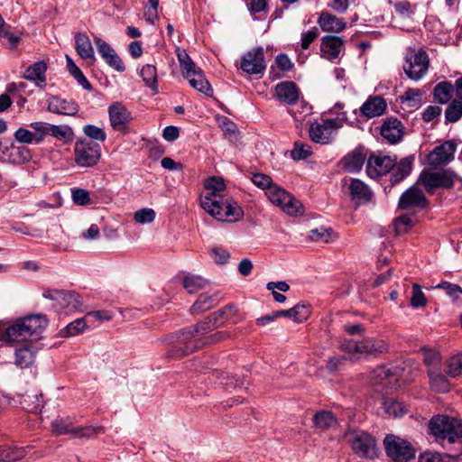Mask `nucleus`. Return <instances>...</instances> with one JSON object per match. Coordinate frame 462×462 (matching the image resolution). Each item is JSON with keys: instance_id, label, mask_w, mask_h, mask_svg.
Here are the masks:
<instances>
[{"instance_id": "obj_50", "label": "nucleus", "mask_w": 462, "mask_h": 462, "mask_svg": "<svg viewBox=\"0 0 462 462\" xmlns=\"http://www.w3.org/2000/svg\"><path fill=\"white\" fill-rule=\"evenodd\" d=\"M42 395L25 394L21 401V404L28 412H38L42 407Z\"/></svg>"}, {"instance_id": "obj_27", "label": "nucleus", "mask_w": 462, "mask_h": 462, "mask_svg": "<svg viewBox=\"0 0 462 462\" xmlns=\"http://www.w3.org/2000/svg\"><path fill=\"white\" fill-rule=\"evenodd\" d=\"M183 76L189 80V85L196 90L208 97H211L213 95V88L199 68H197Z\"/></svg>"}, {"instance_id": "obj_24", "label": "nucleus", "mask_w": 462, "mask_h": 462, "mask_svg": "<svg viewBox=\"0 0 462 462\" xmlns=\"http://www.w3.org/2000/svg\"><path fill=\"white\" fill-rule=\"evenodd\" d=\"M275 97L282 103L293 105L299 100V88L292 81H282L275 87Z\"/></svg>"}, {"instance_id": "obj_57", "label": "nucleus", "mask_w": 462, "mask_h": 462, "mask_svg": "<svg viewBox=\"0 0 462 462\" xmlns=\"http://www.w3.org/2000/svg\"><path fill=\"white\" fill-rule=\"evenodd\" d=\"M426 303L427 299L424 293L422 292L420 286L417 283H413L412 295L411 297V305L413 308H420L425 306Z\"/></svg>"}, {"instance_id": "obj_25", "label": "nucleus", "mask_w": 462, "mask_h": 462, "mask_svg": "<svg viewBox=\"0 0 462 462\" xmlns=\"http://www.w3.org/2000/svg\"><path fill=\"white\" fill-rule=\"evenodd\" d=\"M344 46V40L338 36L326 35L321 39L320 50L329 60L337 59Z\"/></svg>"}, {"instance_id": "obj_41", "label": "nucleus", "mask_w": 462, "mask_h": 462, "mask_svg": "<svg viewBox=\"0 0 462 462\" xmlns=\"http://www.w3.org/2000/svg\"><path fill=\"white\" fill-rule=\"evenodd\" d=\"M27 454L25 448L0 447V462H16Z\"/></svg>"}, {"instance_id": "obj_17", "label": "nucleus", "mask_w": 462, "mask_h": 462, "mask_svg": "<svg viewBox=\"0 0 462 462\" xmlns=\"http://www.w3.org/2000/svg\"><path fill=\"white\" fill-rule=\"evenodd\" d=\"M427 205V199L424 193L416 187H411L403 192L399 199V208L401 209H411L415 208H424Z\"/></svg>"}, {"instance_id": "obj_33", "label": "nucleus", "mask_w": 462, "mask_h": 462, "mask_svg": "<svg viewBox=\"0 0 462 462\" xmlns=\"http://www.w3.org/2000/svg\"><path fill=\"white\" fill-rule=\"evenodd\" d=\"M82 305V299L79 293L64 291L57 307L68 313L79 310Z\"/></svg>"}, {"instance_id": "obj_59", "label": "nucleus", "mask_w": 462, "mask_h": 462, "mask_svg": "<svg viewBox=\"0 0 462 462\" xmlns=\"http://www.w3.org/2000/svg\"><path fill=\"white\" fill-rule=\"evenodd\" d=\"M332 230L324 227L312 229L310 232V239L314 242L328 243L331 237Z\"/></svg>"}, {"instance_id": "obj_42", "label": "nucleus", "mask_w": 462, "mask_h": 462, "mask_svg": "<svg viewBox=\"0 0 462 462\" xmlns=\"http://www.w3.org/2000/svg\"><path fill=\"white\" fill-rule=\"evenodd\" d=\"M453 89L454 87L450 82H439L434 88V98L440 104H447L452 97Z\"/></svg>"}, {"instance_id": "obj_28", "label": "nucleus", "mask_w": 462, "mask_h": 462, "mask_svg": "<svg viewBox=\"0 0 462 462\" xmlns=\"http://www.w3.org/2000/svg\"><path fill=\"white\" fill-rule=\"evenodd\" d=\"M321 30L328 32L338 33L345 30L346 23L344 19L328 12H322L318 19Z\"/></svg>"}, {"instance_id": "obj_9", "label": "nucleus", "mask_w": 462, "mask_h": 462, "mask_svg": "<svg viewBox=\"0 0 462 462\" xmlns=\"http://www.w3.org/2000/svg\"><path fill=\"white\" fill-rule=\"evenodd\" d=\"M346 121L345 113L338 115L336 118H328L322 120L321 123L312 124L310 127V136L315 143L326 144L330 143L334 134Z\"/></svg>"}, {"instance_id": "obj_29", "label": "nucleus", "mask_w": 462, "mask_h": 462, "mask_svg": "<svg viewBox=\"0 0 462 462\" xmlns=\"http://www.w3.org/2000/svg\"><path fill=\"white\" fill-rule=\"evenodd\" d=\"M349 194L356 203H365L371 200L373 193L369 187L358 179H349Z\"/></svg>"}, {"instance_id": "obj_3", "label": "nucleus", "mask_w": 462, "mask_h": 462, "mask_svg": "<svg viewBox=\"0 0 462 462\" xmlns=\"http://www.w3.org/2000/svg\"><path fill=\"white\" fill-rule=\"evenodd\" d=\"M429 429L436 441L444 447L462 439V422L454 417L434 416L429 422Z\"/></svg>"}, {"instance_id": "obj_36", "label": "nucleus", "mask_w": 462, "mask_h": 462, "mask_svg": "<svg viewBox=\"0 0 462 462\" xmlns=\"http://www.w3.org/2000/svg\"><path fill=\"white\" fill-rule=\"evenodd\" d=\"M430 388L437 393H448L450 389V383L447 377L439 371L433 368L428 369Z\"/></svg>"}, {"instance_id": "obj_34", "label": "nucleus", "mask_w": 462, "mask_h": 462, "mask_svg": "<svg viewBox=\"0 0 462 462\" xmlns=\"http://www.w3.org/2000/svg\"><path fill=\"white\" fill-rule=\"evenodd\" d=\"M219 301L217 293H202L190 308L192 314H199L216 306Z\"/></svg>"}, {"instance_id": "obj_54", "label": "nucleus", "mask_w": 462, "mask_h": 462, "mask_svg": "<svg viewBox=\"0 0 462 462\" xmlns=\"http://www.w3.org/2000/svg\"><path fill=\"white\" fill-rule=\"evenodd\" d=\"M232 337V332L229 330H221L209 334L202 337L203 346L214 345Z\"/></svg>"}, {"instance_id": "obj_15", "label": "nucleus", "mask_w": 462, "mask_h": 462, "mask_svg": "<svg viewBox=\"0 0 462 462\" xmlns=\"http://www.w3.org/2000/svg\"><path fill=\"white\" fill-rule=\"evenodd\" d=\"M240 68L247 74H262L266 69L264 53L262 47L247 51L242 58Z\"/></svg>"}, {"instance_id": "obj_2", "label": "nucleus", "mask_w": 462, "mask_h": 462, "mask_svg": "<svg viewBox=\"0 0 462 462\" xmlns=\"http://www.w3.org/2000/svg\"><path fill=\"white\" fill-rule=\"evenodd\" d=\"M201 208L212 217L222 222H236L243 218L242 208L230 197L200 198Z\"/></svg>"}, {"instance_id": "obj_44", "label": "nucleus", "mask_w": 462, "mask_h": 462, "mask_svg": "<svg viewBox=\"0 0 462 462\" xmlns=\"http://www.w3.org/2000/svg\"><path fill=\"white\" fill-rule=\"evenodd\" d=\"M49 135H51L59 141L68 143L73 140L74 133L69 125H54L51 124Z\"/></svg>"}, {"instance_id": "obj_20", "label": "nucleus", "mask_w": 462, "mask_h": 462, "mask_svg": "<svg viewBox=\"0 0 462 462\" xmlns=\"http://www.w3.org/2000/svg\"><path fill=\"white\" fill-rule=\"evenodd\" d=\"M404 127L400 120L388 117L381 126V135L390 143H396L402 140Z\"/></svg>"}, {"instance_id": "obj_61", "label": "nucleus", "mask_w": 462, "mask_h": 462, "mask_svg": "<svg viewBox=\"0 0 462 462\" xmlns=\"http://www.w3.org/2000/svg\"><path fill=\"white\" fill-rule=\"evenodd\" d=\"M155 218V212L152 208H143L134 213V220L140 224L152 223Z\"/></svg>"}, {"instance_id": "obj_23", "label": "nucleus", "mask_w": 462, "mask_h": 462, "mask_svg": "<svg viewBox=\"0 0 462 462\" xmlns=\"http://www.w3.org/2000/svg\"><path fill=\"white\" fill-rule=\"evenodd\" d=\"M48 111L57 115L72 116L79 111V105L74 101L62 99L59 97L48 98Z\"/></svg>"}, {"instance_id": "obj_6", "label": "nucleus", "mask_w": 462, "mask_h": 462, "mask_svg": "<svg viewBox=\"0 0 462 462\" xmlns=\"http://www.w3.org/2000/svg\"><path fill=\"white\" fill-rule=\"evenodd\" d=\"M202 347V338L197 336L193 327H189L179 332L175 345L168 352V356L179 358Z\"/></svg>"}, {"instance_id": "obj_5", "label": "nucleus", "mask_w": 462, "mask_h": 462, "mask_svg": "<svg viewBox=\"0 0 462 462\" xmlns=\"http://www.w3.org/2000/svg\"><path fill=\"white\" fill-rule=\"evenodd\" d=\"M340 348L351 355L361 354L376 356L388 352L389 345L382 338L364 337L359 341L346 340L341 343Z\"/></svg>"}, {"instance_id": "obj_12", "label": "nucleus", "mask_w": 462, "mask_h": 462, "mask_svg": "<svg viewBox=\"0 0 462 462\" xmlns=\"http://www.w3.org/2000/svg\"><path fill=\"white\" fill-rule=\"evenodd\" d=\"M75 162L80 167H92L101 156L100 145L91 141H78L74 147Z\"/></svg>"}, {"instance_id": "obj_62", "label": "nucleus", "mask_w": 462, "mask_h": 462, "mask_svg": "<svg viewBox=\"0 0 462 462\" xmlns=\"http://www.w3.org/2000/svg\"><path fill=\"white\" fill-rule=\"evenodd\" d=\"M83 132L87 136L97 141H105L106 138L103 129L93 125H85Z\"/></svg>"}, {"instance_id": "obj_22", "label": "nucleus", "mask_w": 462, "mask_h": 462, "mask_svg": "<svg viewBox=\"0 0 462 462\" xmlns=\"http://www.w3.org/2000/svg\"><path fill=\"white\" fill-rule=\"evenodd\" d=\"M36 353L32 343H24L14 350V365L21 369L31 367L35 363Z\"/></svg>"}, {"instance_id": "obj_48", "label": "nucleus", "mask_w": 462, "mask_h": 462, "mask_svg": "<svg viewBox=\"0 0 462 462\" xmlns=\"http://www.w3.org/2000/svg\"><path fill=\"white\" fill-rule=\"evenodd\" d=\"M462 117V99L451 101L445 111V118L449 123H456Z\"/></svg>"}, {"instance_id": "obj_52", "label": "nucleus", "mask_w": 462, "mask_h": 462, "mask_svg": "<svg viewBox=\"0 0 462 462\" xmlns=\"http://www.w3.org/2000/svg\"><path fill=\"white\" fill-rule=\"evenodd\" d=\"M176 53L183 75L198 68L184 49L177 48Z\"/></svg>"}, {"instance_id": "obj_19", "label": "nucleus", "mask_w": 462, "mask_h": 462, "mask_svg": "<svg viewBox=\"0 0 462 462\" xmlns=\"http://www.w3.org/2000/svg\"><path fill=\"white\" fill-rule=\"evenodd\" d=\"M387 108L385 99L380 96L369 97L360 106V114L367 118H374L382 116Z\"/></svg>"}, {"instance_id": "obj_32", "label": "nucleus", "mask_w": 462, "mask_h": 462, "mask_svg": "<svg viewBox=\"0 0 462 462\" xmlns=\"http://www.w3.org/2000/svg\"><path fill=\"white\" fill-rule=\"evenodd\" d=\"M312 422L318 430L325 431L336 428L338 424V420L329 411H319L314 414Z\"/></svg>"}, {"instance_id": "obj_46", "label": "nucleus", "mask_w": 462, "mask_h": 462, "mask_svg": "<svg viewBox=\"0 0 462 462\" xmlns=\"http://www.w3.org/2000/svg\"><path fill=\"white\" fill-rule=\"evenodd\" d=\"M9 159L13 163L22 164L32 159L31 151L25 146H14L11 148Z\"/></svg>"}, {"instance_id": "obj_10", "label": "nucleus", "mask_w": 462, "mask_h": 462, "mask_svg": "<svg viewBox=\"0 0 462 462\" xmlns=\"http://www.w3.org/2000/svg\"><path fill=\"white\" fill-rule=\"evenodd\" d=\"M383 445L386 455L395 462H409L415 457L413 446L396 435H386Z\"/></svg>"}, {"instance_id": "obj_26", "label": "nucleus", "mask_w": 462, "mask_h": 462, "mask_svg": "<svg viewBox=\"0 0 462 462\" xmlns=\"http://www.w3.org/2000/svg\"><path fill=\"white\" fill-rule=\"evenodd\" d=\"M75 48L79 57L88 65H92L95 62L94 49L87 34L79 32L75 35Z\"/></svg>"}, {"instance_id": "obj_60", "label": "nucleus", "mask_w": 462, "mask_h": 462, "mask_svg": "<svg viewBox=\"0 0 462 462\" xmlns=\"http://www.w3.org/2000/svg\"><path fill=\"white\" fill-rule=\"evenodd\" d=\"M87 327V321L85 318L77 319L70 322L66 327V333L68 336H76L83 332Z\"/></svg>"}, {"instance_id": "obj_56", "label": "nucleus", "mask_w": 462, "mask_h": 462, "mask_svg": "<svg viewBox=\"0 0 462 462\" xmlns=\"http://www.w3.org/2000/svg\"><path fill=\"white\" fill-rule=\"evenodd\" d=\"M291 154L294 160L307 159L311 154V147L307 143L296 142Z\"/></svg>"}, {"instance_id": "obj_43", "label": "nucleus", "mask_w": 462, "mask_h": 462, "mask_svg": "<svg viewBox=\"0 0 462 462\" xmlns=\"http://www.w3.org/2000/svg\"><path fill=\"white\" fill-rule=\"evenodd\" d=\"M220 326H222V322H217V320L211 314L202 321L199 322L197 325L193 326V328L196 330L197 336L202 338L209 335L208 333L210 331L217 328Z\"/></svg>"}, {"instance_id": "obj_21", "label": "nucleus", "mask_w": 462, "mask_h": 462, "mask_svg": "<svg viewBox=\"0 0 462 462\" xmlns=\"http://www.w3.org/2000/svg\"><path fill=\"white\" fill-rule=\"evenodd\" d=\"M456 151V145L448 141L435 147L429 155L430 164L439 166L447 164L453 157Z\"/></svg>"}, {"instance_id": "obj_37", "label": "nucleus", "mask_w": 462, "mask_h": 462, "mask_svg": "<svg viewBox=\"0 0 462 462\" xmlns=\"http://www.w3.org/2000/svg\"><path fill=\"white\" fill-rule=\"evenodd\" d=\"M365 160V155L360 151L355 150L341 160V165L346 171L354 173L362 169Z\"/></svg>"}, {"instance_id": "obj_11", "label": "nucleus", "mask_w": 462, "mask_h": 462, "mask_svg": "<svg viewBox=\"0 0 462 462\" xmlns=\"http://www.w3.org/2000/svg\"><path fill=\"white\" fill-rule=\"evenodd\" d=\"M268 199L273 205L280 207L290 216H298L303 213L301 203L285 189L274 184L265 191Z\"/></svg>"}, {"instance_id": "obj_8", "label": "nucleus", "mask_w": 462, "mask_h": 462, "mask_svg": "<svg viewBox=\"0 0 462 462\" xmlns=\"http://www.w3.org/2000/svg\"><path fill=\"white\" fill-rule=\"evenodd\" d=\"M457 178L456 173L448 169L436 171H423L419 178V182L425 189L433 193L437 189H451Z\"/></svg>"}, {"instance_id": "obj_18", "label": "nucleus", "mask_w": 462, "mask_h": 462, "mask_svg": "<svg viewBox=\"0 0 462 462\" xmlns=\"http://www.w3.org/2000/svg\"><path fill=\"white\" fill-rule=\"evenodd\" d=\"M94 42L97 45L98 52L107 65L114 68L116 71L122 72L125 69L122 60L107 42L98 37H95Z\"/></svg>"}, {"instance_id": "obj_16", "label": "nucleus", "mask_w": 462, "mask_h": 462, "mask_svg": "<svg viewBox=\"0 0 462 462\" xmlns=\"http://www.w3.org/2000/svg\"><path fill=\"white\" fill-rule=\"evenodd\" d=\"M108 115L110 125L116 131H125L126 125L132 120L131 113L119 102L109 106Z\"/></svg>"}, {"instance_id": "obj_58", "label": "nucleus", "mask_w": 462, "mask_h": 462, "mask_svg": "<svg viewBox=\"0 0 462 462\" xmlns=\"http://www.w3.org/2000/svg\"><path fill=\"white\" fill-rule=\"evenodd\" d=\"M435 288L445 290L447 294L449 295L453 300H462V289L457 284H453L448 282H443L438 284Z\"/></svg>"}, {"instance_id": "obj_30", "label": "nucleus", "mask_w": 462, "mask_h": 462, "mask_svg": "<svg viewBox=\"0 0 462 462\" xmlns=\"http://www.w3.org/2000/svg\"><path fill=\"white\" fill-rule=\"evenodd\" d=\"M46 70L47 64L44 61H37L26 69L23 78L37 87L43 88L46 85Z\"/></svg>"}, {"instance_id": "obj_38", "label": "nucleus", "mask_w": 462, "mask_h": 462, "mask_svg": "<svg viewBox=\"0 0 462 462\" xmlns=\"http://www.w3.org/2000/svg\"><path fill=\"white\" fill-rule=\"evenodd\" d=\"M413 161L414 158L409 156L402 159L399 163L395 164L396 168L391 177L393 185L399 183L411 173Z\"/></svg>"}, {"instance_id": "obj_39", "label": "nucleus", "mask_w": 462, "mask_h": 462, "mask_svg": "<svg viewBox=\"0 0 462 462\" xmlns=\"http://www.w3.org/2000/svg\"><path fill=\"white\" fill-rule=\"evenodd\" d=\"M382 405L384 413L389 418L402 417L405 413H407V408L405 404L394 399H384Z\"/></svg>"}, {"instance_id": "obj_55", "label": "nucleus", "mask_w": 462, "mask_h": 462, "mask_svg": "<svg viewBox=\"0 0 462 462\" xmlns=\"http://www.w3.org/2000/svg\"><path fill=\"white\" fill-rule=\"evenodd\" d=\"M236 307L233 304H230L212 313V315L217 320V322H222L223 325L225 321L231 319L236 314Z\"/></svg>"}, {"instance_id": "obj_4", "label": "nucleus", "mask_w": 462, "mask_h": 462, "mask_svg": "<svg viewBox=\"0 0 462 462\" xmlns=\"http://www.w3.org/2000/svg\"><path fill=\"white\" fill-rule=\"evenodd\" d=\"M347 443L353 452L359 457L374 459L378 457L380 450L375 438L370 433L358 430H350L346 434Z\"/></svg>"}, {"instance_id": "obj_14", "label": "nucleus", "mask_w": 462, "mask_h": 462, "mask_svg": "<svg viewBox=\"0 0 462 462\" xmlns=\"http://www.w3.org/2000/svg\"><path fill=\"white\" fill-rule=\"evenodd\" d=\"M398 376L390 368L380 366L371 374V382L377 392L390 393L399 387Z\"/></svg>"}, {"instance_id": "obj_35", "label": "nucleus", "mask_w": 462, "mask_h": 462, "mask_svg": "<svg viewBox=\"0 0 462 462\" xmlns=\"http://www.w3.org/2000/svg\"><path fill=\"white\" fill-rule=\"evenodd\" d=\"M204 187L207 190V193L201 196V198L219 199L222 197H226L224 195L226 191V185L222 178L210 177L208 180H206Z\"/></svg>"}, {"instance_id": "obj_13", "label": "nucleus", "mask_w": 462, "mask_h": 462, "mask_svg": "<svg viewBox=\"0 0 462 462\" xmlns=\"http://www.w3.org/2000/svg\"><path fill=\"white\" fill-rule=\"evenodd\" d=\"M395 164V157H391L382 152H373L367 160L366 172L370 178L375 179L390 172Z\"/></svg>"}, {"instance_id": "obj_53", "label": "nucleus", "mask_w": 462, "mask_h": 462, "mask_svg": "<svg viewBox=\"0 0 462 462\" xmlns=\"http://www.w3.org/2000/svg\"><path fill=\"white\" fill-rule=\"evenodd\" d=\"M14 139L21 143H42V137H36L34 133L25 129L18 128L14 133Z\"/></svg>"}, {"instance_id": "obj_40", "label": "nucleus", "mask_w": 462, "mask_h": 462, "mask_svg": "<svg viewBox=\"0 0 462 462\" xmlns=\"http://www.w3.org/2000/svg\"><path fill=\"white\" fill-rule=\"evenodd\" d=\"M145 85L150 88L154 94L159 92L157 82V69L152 64L144 65L140 72Z\"/></svg>"}, {"instance_id": "obj_47", "label": "nucleus", "mask_w": 462, "mask_h": 462, "mask_svg": "<svg viewBox=\"0 0 462 462\" xmlns=\"http://www.w3.org/2000/svg\"><path fill=\"white\" fill-rule=\"evenodd\" d=\"M206 284L207 281L199 275L187 274L183 278V287L189 293H196L199 290L203 289Z\"/></svg>"}, {"instance_id": "obj_31", "label": "nucleus", "mask_w": 462, "mask_h": 462, "mask_svg": "<svg viewBox=\"0 0 462 462\" xmlns=\"http://www.w3.org/2000/svg\"><path fill=\"white\" fill-rule=\"evenodd\" d=\"M310 315V305L305 302H300L289 310H282L276 311V316L285 317L292 319L295 322H303Z\"/></svg>"}, {"instance_id": "obj_45", "label": "nucleus", "mask_w": 462, "mask_h": 462, "mask_svg": "<svg viewBox=\"0 0 462 462\" xmlns=\"http://www.w3.org/2000/svg\"><path fill=\"white\" fill-rule=\"evenodd\" d=\"M104 433V428L101 426H84L75 427L73 429L72 436L77 439H88Z\"/></svg>"}, {"instance_id": "obj_1", "label": "nucleus", "mask_w": 462, "mask_h": 462, "mask_svg": "<svg viewBox=\"0 0 462 462\" xmlns=\"http://www.w3.org/2000/svg\"><path fill=\"white\" fill-rule=\"evenodd\" d=\"M48 325L46 316L29 315L16 319L11 324H0V340L10 343H32Z\"/></svg>"}, {"instance_id": "obj_7", "label": "nucleus", "mask_w": 462, "mask_h": 462, "mask_svg": "<svg viewBox=\"0 0 462 462\" xmlns=\"http://www.w3.org/2000/svg\"><path fill=\"white\" fill-rule=\"evenodd\" d=\"M430 67L429 55L422 49H408L403 70L410 79L418 81L428 72Z\"/></svg>"}, {"instance_id": "obj_63", "label": "nucleus", "mask_w": 462, "mask_h": 462, "mask_svg": "<svg viewBox=\"0 0 462 462\" xmlns=\"http://www.w3.org/2000/svg\"><path fill=\"white\" fill-rule=\"evenodd\" d=\"M253 183L260 189L268 190L270 187H273L274 184L270 176L263 173H255L252 176Z\"/></svg>"}, {"instance_id": "obj_64", "label": "nucleus", "mask_w": 462, "mask_h": 462, "mask_svg": "<svg viewBox=\"0 0 462 462\" xmlns=\"http://www.w3.org/2000/svg\"><path fill=\"white\" fill-rule=\"evenodd\" d=\"M395 12L402 17H411L414 13V6L407 1H399L394 5Z\"/></svg>"}, {"instance_id": "obj_49", "label": "nucleus", "mask_w": 462, "mask_h": 462, "mask_svg": "<svg viewBox=\"0 0 462 462\" xmlns=\"http://www.w3.org/2000/svg\"><path fill=\"white\" fill-rule=\"evenodd\" d=\"M446 372L451 377L462 375V352L450 356L446 361Z\"/></svg>"}, {"instance_id": "obj_51", "label": "nucleus", "mask_w": 462, "mask_h": 462, "mask_svg": "<svg viewBox=\"0 0 462 462\" xmlns=\"http://www.w3.org/2000/svg\"><path fill=\"white\" fill-rule=\"evenodd\" d=\"M52 430L58 435H72L74 425L69 419L56 418L51 422Z\"/></svg>"}]
</instances>
